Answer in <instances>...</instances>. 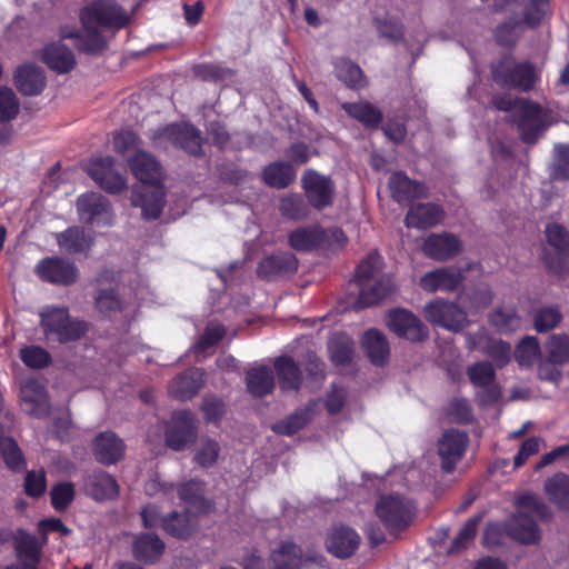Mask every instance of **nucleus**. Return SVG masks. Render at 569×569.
<instances>
[{
  "instance_id": "nucleus-37",
  "label": "nucleus",
  "mask_w": 569,
  "mask_h": 569,
  "mask_svg": "<svg viewBox=\"0 0 569 569\" xmlns=\"http://www.w3.org/2000/svg\"><path fill=\"white\" fill-rule=\"evenodd\" d=\"M362 347L372 363L382 366L387 362L390 352L389 343L379 330H367L362 337Z\"/></svg>"
},
{
  "instance_id": "nucleus-10",
  "label": "nucleus",
  "mask_w": 569,
  "mask_h": 569,
  "mask_svg": "<svg viewBox=\"0 0 569 569\" xmlns=\"http://www.w3.org/2000/svg\"><path fill=\"white\" fill-rule=\"evenodd\" d=\"M426 319L433 326L441 327L449 331L459 332L466 325L467 311L462 306L437 298L428 302L423 308Z\"/></svg>"
},
{
  "instance_id": "nucleus-12",
  "label": "nucleus",
  "mask_w": 569,
  "mask_h": 569,
  "mask_svg": "<svg viewBox=\"0 0 569 569\" xmlns=\"http://www.w3.org/2000/svg\"><path fill=\"white\" fill-rule=\"evenodd\" d=\"M196 416L190 410H181L172 413L166 430V442L176 451L183 450L197 437Z\"/></svg>"
},
{
  "instance_id": "nucleus-6",
  "label": "nucleus",
  "mask_w": 569,
  "mask_h": 569,
  "mask_svg": "<svg viewBox=\"0 0 569 569\" xmlns=\"http://www.w3.org/2000/svg\"><path fill=\"white\" fill-rule=\"evenodd\" d=\"M289 246L296 251H336L345 247L347 237L339 228L323 229L318 224L299 227L288 236Z\"/></svg>"
},
{
  "instance_id": "nucleus-24",
  "label": "nucleus",
  "mask_w": 569,
  "mask_h": 569,
  "mask_svg": "<svg viewBox=\"0 0 569 569\" xmlns=\"http://www.w3.org/2000/svg\"><path fill=\"white\" fill-rule=\"evenodd\" d=\"M162 136L174 146L192 156H199L202 149L200 131L189 123H174L162 130Z\"/></svg>"
},
{
  "instance_id": "nucleus-19",
  "label": "nucleus",
  "mask_w": 569,
  "mask_h": 569,
  "mask_svg": "<svg viewBox=\"0 0 569 569\" xmlns=\"http://www.w3.org/2000/svg\"><path fill=\"white\" fill-rule=\"evenodd\" d=\"M22 410L36 418L46 417L50 405L44 386L36 378L26 379L20 386Z\"/></svg>"
},
{
  "instance_id": "nucleus-38",
  "label": "nucleus",
  "mask_w": 569,
  "mask_h": 569,
  "mask_svg": "<svg viewBox=\"0 0 569 569\" xmlns=\"http://www.w3.org/2000/svg\"><path fill=\"white\" fill-rule=\"evenodd\" d=\"M274 369L278 375L280 388L283 391H298L300 389L302 382L301 370L291 357H278L274 361Z\"/></svg>"
},
{
  "instance_id": "nucleus-64",
  "label": "nucleus",
  "mask_w": 569,
  "mask_h": 569,
  "mask_svg": "<svg viewBox=\"0 0 569 569\" xmlns=\"http://www.w3.org/2000/svg\"><path fill=\"white\" fill-rule=\"evenodd\" d=\"M445 410L452 422L467 423L472 420V410L467 399L455 398L449 401Z\"/></svg>"
},
{
  "instance_id": "nucleus-44",
  "label": "nucleus",
  "mask_w": 569,
  "mask_h": 569,
  "mask_svg": "<svg viewBox=\"0 0 569 569\" xmlns=\"http://www.w3.org/2000/svg\"><path fill=\"white\" fill-rule=\"evenodd\" d=\"M262 177L269 187L283 189L293 181L296 171L290 163L277 161L264 168Z\"/></svg>"
},
{
  "instance_id": "nucleus-28",
  "label": "nucleus",
  "mask_w": 569,
  "mask_h": 569,
  "mask_svg": "<svg viewBox=\"0 0 569 569\" xmlns=\"http://www.w3.org/2000/svg\"><path fill=\"white\" fill-rule=\"evenodd\" d=\"M443 209L435 203H419L412 206L406 214L405 224L407 228L427 229L442 222Z\"/></svg>"
},
{
  "instance_id": "nucleus-60",
  "label": "nucleus",
  "mask_w": 569,
  "mask_h": 569,
  "mask_svg": "<svg viewBox=\"0 0 569 569\" xmlns=\"http://www.w3.org/2000/svg\"><path fill=\"white\" fill-rule=\"evenodd\" d=\"M555 160L550 170L553 180L569 179V144L559 143L553 148Z\"/></svg>"
},
{
  "instance_id": "nucleus-9",
  "label": "nucleus",
  "mask_w": 569,
  "mask_h": 569,
  "mask_svg": "<svg viewBox=\"0 0 569 569\" xmlns=\"http://www.w3.org/2000/svg\"><path fill=\"white\" fill-rule=\"evenodd\" d=\"M78 218L81 222L94 227H110L114 214L109 200L99 192H86L76 201Z\"/></svg>"
},
{
  "instance_id": "nucleus-49",
  "label": "nucleus",
  "mask_w": 569,
  "mask_h": 569,
  "mask_svg": "<svg viewBox=\"0 0 569 569\" xmlns=\"http://www.w3.org/2000/svg\"><path fill=\"white\" fill-rule=\"evenodd\" d=\"M335 72L339 80L350 88H362L365 76L360 67L348 59H339L335 63Z\"/></svg>"
},
{
  "instance_id": "nucleus-25",
  "label": "nucleus",
  "mask_w": 569,
  "mask_h": 569,
  "mask_svg": "<svg viewBox=\"0 0 569 569\" xmlns=\"http://www.w3.org/2000/svg\"><path fill=\"white\" fill-rule=\"evenodd\" d=\"M359 543V535L353 529L345 526L332 528L326 540L327 550L340 559L352 556Z\"/></svg>"
},
{
  "instance_id": "nucleus-62",
  "label": "nucleus",
  "mask_w": 569,
  "mask_h": 569,
  "mask_svg": "<svg viewBox=\"0 0 569 569\" xmlns=\"http://www.w3.org/2000/svg\"><path fill=\"white\" fill-rule=\"evenodd\" d=\"M20 102L12 89L0 87V121L8 122L18 116Z\"/></svg>"
},
{
  "instance_id": "nucleus-1",
  "label": "nucleus",
  "mask_w": 569,
  "mask_h": 569,
  "mask_svg": "<svg viewBox=\"0 0 569 569\" xmlns=\"http://www.w3.org/2000/svg\"><path fill=\"white\" fill-rule=\"evenodd\" d=\"M132 174L142 183L132 188L131 204L140 207L147 220L159 218L164 207V173L159 161L149 152L138 150L128 160Z\"/></svg>"
},
{
  "instance_id": "nucleus-63",
  "label": "nucleus",
  "mask_w": 569,
  "mask_h": 569,
  "mask_svg": "<svg viewBox=\"0 0 569 569\" xmlns=\"http://www.w3.org/2000/svg\"><path fill=\"white\" fill-rule=\"evenodd\" d=\"M562 315L557 307H546L535 315L533 325L538 332H546L559 325Z\"/></svg>"
},
{
  "instance_id": "nucleus-4",
  "label": "nucleus",
  "mask_w": 569,
  "mask_h": 569,
  "mask_svg": "<svg viewBox=\"0 0 569 569\" xmlns=\"http://www.w3.org/2000/svg\"><path fill=\"white\" fill-rule=\"evenodd\" d=\"M492 106L502 111H512L522 141L535 143L546 128L545 110L527 99L513 100L509 94L495 96Z\"/></svg>"
},
{
  "instance_id": "nucleus-29",
  "label": "nucleus",
  "mask_w": 569,
  "mask_h": 569,
  "mask_svg": "<svg viewBox=\"0 0 569 569\" xmlns=\"http://www.w3.org/2000/svg\"><path fill=\"white\" fill-rule=\"evenodd\" d=\"M93 455L100 463L113 465L123 457L124 443L113 432H101L94 439Z\"/></svg>"
},
{
  "instance_id": "nucleus-46",
  "label": "nucleus",
  "mask_w": 569,
  "mask_h": 569,
  "mask_svg": "<svg viewBox=\"0 0 569 569\" xmlns=\"http://www.w3.org/2000/svg\"><path fill=\"white\" fill-rule=\"evenodd\" d=\"M545 490L549 499L560 508H569V476L562 472L556 473L545 483Z\"/></svg>"
},
{
  "instance_id": "nucleus-42",
  "label": "nucleus",
  "mask_w": 569,
  "mask_h": 569,
  "mask_svg": "<svg viewBox=\"0 0 569 569\" xmlns=\"http://www.w3.org/2000/svg\"><path fill=\"white\" fill-rule=\"evenodd\" d=\"M550 12L549 0H530L525 12L523 20H517L511 23H503L501 26L502 32H513L518 29L523 31L520 27L522 24L538 26Z\"/></svg>"
},
{
  "instance_id": "nucleus-40",
  "label": "nucleus",
  "mask_w": 569,
  "mask_h": 569,
  "mask_svg": "<svg viewBox=\"0 0 569 569\" xmlns=\"http://www.w3.org/2000/svg\"><path fill=\"white\" fill-rule=\"evenodd\" d=\"M180 500L191 509L198 512H208L211 509V502L203 497V482L191 479L181 483L178 488Z\"/></svg>"
},
{
  "instance_id": "nucleus-59",
  "label": "nucleus",
  "mask_w": 569,
  "mask_h": 569,
  "mask_svg": "<svg viewBox=\"0 0 569 569\" xmlns=\"http://www.w3.org/2000/svg\"><path fill=\"white\" fill-rule=\"evenodd\" d=\"M481 520V516H473L465 523V526L459 530L457 536L455 537L449 552H459L466 549L475 539L477 533L478 525Z\"/></svg>"
},
{
  "instance_id": "nucleus-23",
  "label": "nucleus",
  "mask_w": 569,
  "mask_h": 569,
  "mask_svg": "<svg viewBox=\"0 0 569 569\" xmlns=\"http://www.w3.org/2000/svg\"><path fill=\"white\" fill-rule=\"evenodd\" d=\"M422 251L430 259L446 261L461 251V242L449 232L431 233L425 239Z\"/></svg>"
},
{
  "instance_id": "nucleus-13",
  "label": "nucleus",
  "mask_w": 569,
  "mask_h": 569,
  "mask_svg": "<svg viewBox=\"0 0 569 569\" xmlns=\"http://www.w3.org/2000/svg\"><path fill=\"white\" fill-rule=\"evenodd\" d=\"M301 182L310 206L321 210L332 204L336 188L329 177L308 169L303 173Z\"/></svg>"
},
{
  "instance_id": "nucleus-51",
  "label": "nucleus",
  "mask_w": 569,
  "mask_h": 569,
  "mask_svg": "<svg viewBox=\"0 0 569 569\" xmlns=\"http://www.w3.org/2000/svg\"><path fill=\"white\" fill-rule=\"evenodd\" d=\"M516 513L529 515L532 518L536 516L545 519L550 515L548 507L543 503L541 498L535 493L526 492L520 495L516 500Z\"/></svg>"
},
{
  "instance_id": "nucleus-57",
  "label": "nucleus",
  "mask_w": 569,
  "mask_h": 569,
  "mask_svg": "<svg viewBox=\"0 0 569 569\" xmlns=\"http://www.w3.org/2000/svg\"><path fill=\"white\" fill-rule=\"evenodd\" d=\"M51 505L56 511H64L73 501L76 490L73 483L63 481L54 485L50 491Z\"/></svg>"
},
{
  "instance_id": "nucleus-21",
  "label": "nucleus",
  "mask_w": 569,
  "mask_h": 569,
  "mask_svg": "<svg viewBox=\"0 0 569 569\" xmlns=\"http://www.w3.org/2000/svg\"><path fill=\"white\" fill-rule=\"evenodd\" d=\"M463 278L461 269L457 267H441L422 276L420 287L427 292H451L461 284Z\"/></svg>"
},
{
  "instance_id": "nucleus-39",
  "label": "nucleus",
  "mask_w": 569,
  "mask_h": 569,
  "mask_svg": "<svg viewBox=\"0 0 569 569\" xmlns=\"http://www.w3.org/2000/svg\"><path fill=\"white\" fill-rule=\"evenodd\" d=\"M196 519L189 511H172L163 517L161 522V527L168 535L179 539L190 537L196 530Z\"/></svg>"
},
{
  "instance_id": "nucleus-61",
  "label": "nucleus",
  "mask_w": 569,
  "mask_h": 569,
  "mask_svg": "<svg viewBox=\"0 0 569 569\" xmlns=\"http://www.w3.org/2000/svg\"><path fill=\"white\" fill-rule=\"evenodd\" d=\"M220 452V446L218 441L211 438H202L197 448L194 455V461L203 467L208 468L216 463Z\"/></svg>"
},
{
  "instance_id": "nucleus-47",
  "label": "nucleus",
  "mask_w": 569,
  "mask_h": 569,
  "mask_svg": "<svg viewBox=\"0 0 569 569\" xmlns=\"http://www.w3.org/2000/svg\"><path fill=\"white\" fill-rule=\"evenodd\" d=\"M475 348H479L485 355L489 356L499 368L505 367L511 359L510 345L499 339L489 338L483 345L472 341L470 349Z\"/></svg>"
},
{
  "instance_id": "nucleus-27",
  "label": "nucleus",
  "mask_w": 569,
  "mask_h": 569,
  "mask_svg": "<svg viewBox=\"0 0 569 569\" xmlns=\"http://www.w3.org/2000/svg\"><path fill=\"white\" fill-rule=\"evenodd\" d=\"M298 269V259L291 252H282L264 258L258 267V276L271 280L290 276Z\"/></svg>"
},
{
  "instance_id": "nucleus-35",
  "label": "nucleus",
  "mask_w": 569,
  "mask_h": 569,
  "mask_svg": "<svg viewBox=\"0 0 569 569\" xmlns=\"http://www.w3.org/2000/svg\"><path fill=\"white\" fill-rule=\"evenodd\" d=\"M462 308L468 313H476L488 308L493 299L490 287L486 283L465 289L458 297Z\"/></svg>"
},
{
  "instance_id": "nucleus-30",
  "label": "nucleus",
  "mask_w": 569,
  "mask_h": 569,
  "mask_svg": "<svg viewBox=\"0 0 569 569\" xmlns=\"http://www.w3.org/2000/svg\"><path fill=\"white\" fill-rule=\"evenodd\" d=\"M86 492L97 501L111 500L118 496L119 487L113 477L104 471H93L84 478Z\"/></svg>"
},
{
  "instance_id": "nucleus-45",
  "label": "nucleus",
  "mask_w": 569,
  "mask_h": 569,
  "mask_svg": "<svg viewBox=\"0 0 569 569\" xmlns=\"http://www.w3.org/2000/svg\"><path fill=\"white\" fill-rule=\"evenodd\" d=\"M59 247L68 253H80L90 248L91 240L83 228L71 227L57 237Z\"/></svg>"
},
{
  "instance_id": "nucleus-22",
  "label": "nucleus",
  "mask_w": 569,
  "mask_h": 569,
  "mask_svg": "<svg viewBox=\"0 0 569 569\" xmlns=\"http://www.w3.org/2000/svg\"><path fill=\"white\" fill-rule=\"evenodd\" d=\"M391 197L400 204H409L413 200L428 197L427 187L410 179L405 172H393L389 179Z\"/></svg>"
},
{
  "instance_id": "nucleus-11",
  "label": "nucleus",
  "mask_w": 569,
  "mask_h": 569,
  "mask_svg": "<svg viewBox=\"0 0 569 569\" xmlns=\"http://www.w3.org/2000/svg\"><path fill=\"white\" fill-rule=\"evenodd\" d=\"M470 382L480 388L476 398L481 406L496 403L501 397V389L496 383V370L488 361H479L468 367Z\"/></svg>"
},
{
  "instance_id": "nucleus-20",
  "label": "nucleus",
  "mask_w": 569,
  "mask_h": 569,
  "mask_svg": "<svg viewBox=\"0 0 569 569\" xmlns=\"http://www.w3.org/2000/svg\"><path fill=\"white\" fill-rule=\"evenodd\" d=\"M12 81L17 90L26 97L39 96L47 86V77L42 68L34 63H22L13 71Z\"/></svg>"
},
{
  "instance_id": "nucleus-33",
  "label": "nucleus",
  "mask_w": 569,
  "mask_h": 569,
  "mask_svg": "<svg viewBox=\"0 0 569 569\" xmlns=\"http://www.w3.org/2000/svg\"><path fill=\"white\" fill-rule=\"evenodd\" d=\"M164 542L153 533H141L132 546L133 557L144 563H154L164 551Z\"/></svg>"
},
{
  "instance_id": "nucleus-3",
  "label": "nucleus",
  "mask_w": 569,
  "mask_h": 569,
  "mask_svg": "<svg viewBox=\"0 0 569 569\" xmlns=\"http://www.w3.org/2000/svg\"><path fill=\"white\" fill-rule=\"evenodd\" d=\"M39 315L44 341L49 346L78 341L88 331L87 322L71 318L68 308L47 306Z\"/></svg>"
},
{
  "instance_id": "nucleus-26",
  "label": "nucleus",
  "mask_w": 569,
  "mask_h": 569,
  "mask_svg": "<svg viewBox=\"0 0 569 569\" xmlns=\"http://www.w3.org/2000/svg\"><path fill=\"white\" fill-rule=\"evenodd\" d=\"M203 383L204 371L199 368H193L172 379L168 390L171 397L184 401L194 397Z\"/></svg>"
},
{
  "instance_id": "nucleus-52",
  "label": "nucleus",
  "mask_w": 569,
  "mask_h": 569,
  "mask_svg": "<svg viewBox=\"0 0 569 569\" xmlns=\"http://www.w3.org/2000/svg\"><path fill=\"white\" fill-rule=\"evenodd\" d=\"M312 417V408L306 407L301 410L296 411L287 419L277 422L273 430L281 435L291 436L302 429Z\"/></svg>"
},
{
  "instance_id": "nucleus-53",
  "label": "nucleus",
  "mask_w": 569,
  "mask_h": 569,
  "mask_svg": "<svg viewBox=\"0 0 569 569\" xmlns=\"http://www.w3.org/2000/svg\"><path fill=\"white\" fill-rule=\"evenodd\" d=\"M491 326H493L499 332L508 333L517 330L521 325V319L517 315L513 308H498L491 315L489 319Z\"/></svg>"
},
{
  "instance_id": "nucleus-48",
  "label": "nucleus",
  "mask_w": 569,
  "mask_h": 569,
  "mask_svg": "<svg viewBox=\"0 0 569 569\" xmlns=\"http://www.w3.org/2000/svg\"><path fill=\"white\" fill-rule=\"evenodd\" d=\"M328 348L331 360L336 365H346L352 359L355 343L347 335L338 333L330 339Z\"/></svg>"
},
{
  "instance_id": "nucleus-31",
  "label": "nucleus",
  "mask_w": 569,
  "mask_h": 569,
  "mask_svg": "<svg viewBox=\"0 0 569 569\" xmlns=\"http://www.w3.org/2000/svg\"><path fill=\"white\" fill-rule=\"evenodd\" d=\"M508 536L521 543L531 545L540 539V530L529 515L515 513L507 522Z\"/></svg>"
},
{
  "instance_id": "nucleus-32",
  "label": "nucleus",
  "mask_w": 569,
  "mask_h": 569,
  "mask_svg": "<svg viewBox=\"0 0 569 569\" xmlns=\"http://www.w3.org/2000/svg\"><path fill=\"white\" fill-rule=\"evenodd\" d=\"M41 60L57 73H67L76 66L73 52L61 42H53L44 47Z\"/></svg>"
},
{
  "instance_id": "nucleus-5",
  "label": "nucleus",
  "mask_w": 569,
  "mask_h": 569,
  "mask_svg": "<svg viewBox=\"0 0 569 569\" xmlns=\"http://www.w3.org/2000/svg\"><path fill=\"white\" fill-rule=\"evenodd\" d=\"M83 28L98 34L100 31H118L130 21V16L114 0H94L80 11Z\"/></svg>"
},
{
  "instance_id": "nucleus-55",
  "label": "nucleus",
  "mask_w": 569,
  "mask_h": 569,
  "mask_svg": "<svg viewBox=\"0 0 569 569\" xmlns=\"http://www.w3.org/2000/svg\"><path fill=\"white\" fill-rule=\"evenodd\" d=\"M540 355L539 342L536 337H525L515 350V358L519 366L531 367Z\"/></svg>"
},
{
  "instance_id": "nucleus-14",
  "label": "nucleus",
  "mask_w": 569,
  "mask_h": 569,
  "mask_svg": "<svg viewBox=\"0 0 569 569\" xmlns=\"http://www.w3.org/2000/svg\"><path fill=\"white\" fill-rule=\"evenodd\" d=\"M113 163L111 157L92 159L87 164V172L101 189L116 194L126 188L127 181L124 176L114 169Z\"/></svg>"
},
{
  "instance_id": "nucleus-50",
  "label": "nucleus",
  "mask_w": 569,
  "mask_h": 569,
  "mask_svg": "<svg viewBox=\"0 0 569 569\" xmlns=\"http://www.w3.org/2000/svg\"><path fill=\"white\" fill-rule=\"evenodd\" d=\"M279 210L284 218L295 221L306 219L310 213L309 206L300 194L281 198Z\"/></svg>"
},
{
  "instance_id": "nucleus-18",
  "label": "nucleus",
  "mask_w": 569,
  "mask_h": 569,
  "mask_svg": "<svg viewBox=\"0 0 569 569\" xmlns=\"http://www.w3.org/2000/svg\"><path fill=\"white\" fill-rule=\"evenodd\" d=\"M545 233L549 246H551L559 256L558 261L546 259L550 270L557 274H563L569 271V231L560 223H548Z\"/></svg>"
},
{
  "instance_id": "nucleus-7",
  "label": "nucleus",
  "mask_w": 569,
  "mask_h": 569,
  "mask_svg": "<svg viewBox=\"0 0 569 569\" xmlns=\"http://www.w3.org/2000/svg\"><path fill=\"white\" fill-rule=\"evenodd\" d=\"M416 507L411 500L400 495L380 497L376 515L390 533L406 530L415 518Z\"/></svg>"
},
{
  "instance_id": "nucleus-16",
  "label": "nucleus",
  "mask_w": 569,
  "mask_h": 569,
  "mask_svg": "<svg viewBox=\"0 0 569 569\" xmlns=\"http://www.w3.org/2000/svg\"><path fill=\"white\" fill-rule=\"evenodd\" d=\"M387 325L398 337L413 342L428 337V329L421 320L406 309H396L388 313Z\"/></svg>"
},
{
  "instance_id": "nucleus-56",
  "label": "nucleus",
  "mask_w": 569,
  "mask_h": 569,
  "mask_svg": "<svg viewBox=\"0 0 569 569\" xmlns=\"http://www.w3.org/2000/svg\"><path fill=\"white\" fill-rule=\"evenodd\" d=\"M21 361L31 369H43L51 362L50 353L40 346H27L20 349Z\"/></svg>"
},
{
  "instance_id": "nucleus-41",
  "label": "nucleus",
  "mask_w": 569,
  "mask_h": 569,
  "mask_svg": "<svg viewBox=\"0 0 569 569\" xmlns=\"http://www.w3.org/2000/svg\"><path fill=\"white\" fill-rule=\"evenodd\" d=\"M247 388L253 396L261 398L272 392L274 388L273 372L269 367L260 366L247 371Z\"/></svg>"
},
{
  "instance_id": "nucleus-58",
  "label": "nucleus",
  "mask_w": 569,
  "mask_h": 569,
  "mask_svg": "<svg viewBox=\"0 0 569 569\" xmlns=\"http://www.w3.org/2000/svg\"><path fill=\"white\" fill-rule=\"evenodd\" d=\"M548 360L552 363L569 361V336L552 335L547 342Z\"/></svg>"
},
{
  "instance_id": "nucleus-34",
  "label": "nucleus",
  "mask_w": 569,
  "mask_h": 569,
  "mask_svg": "<svg viewBox=\"0 0 569 569\" xmlns=\"http://www.w3.org/2000/svg\"><path fill=\"white\" fill-rule=\"evenodd\" d=\"M271 569H300L302 550L292 541H281L270 553Z\"/></svg>"
},
{
  "instance_id": "nucleus-54",
  "label": "nucleus",
  "mask_w": 569,
  "mask_h": 569,
  "mask_svg": "<svg viewBox=\"0 0 569 569\" xmlns=\"http://www.w3.org/2000/svg\"><path fill=\"white\" fill-rule=\"evenodd\" d=\"M0 456L3 457L6 465L11 470H20L24 466L22 453L18 443L11 437L3 435L0 428Z\"/></svg>"
},
{
  "instance_id": "nucleus-2",
  "label": "nucleus",
  "mask_w": 569,
  "mask_h": 569,
  "mask_svg": "<svg viewBox=\"0 0 569 569\" xmlns=\"http://www.w3.org/2000/svg\"><path fill=\"white\" fill-rule=\"evenodd\" d=\"M382 261L377 252L368 254L357 267L355 283L359 288L356 308L362 309L377 305L393 289L389 277H379Z\"/></svg>"
},
{
  "instance_id": "nucleus-15",
  "label": "nucleus",
  "mask_w": 569,
  "mask_h": 569,
  "mask_svg": "<svg viewBox=\"0 0 569 569\" xmlns=\"http://www.w3.org/2000/svg\"><path fill=\"white\" fill-rule=\"evenodd\" d=\"M37 276L46 282L69 286L78 279V269L71 261L60 257H47L34 269Z\"/></svg>"
},
{
  "instance_id": "nucleus-8",
  "label": "nucleus",
  "mask_w": 569,
  "mask_h": 569,
  "mask_svg": "<svg viewBox=\"0 0 569 569\" xmlns=\"http://www.w3.org/2000/svg\"><path fill=\"white\" fill-rule=\"evenodd\" d=\"M493 80L501 87L516 88L528 91L533 88L538 78L533 64L530 62H516L511 57L502 58L492 67Z\"/></svg>"
},
{
  "instance_id": "nucleus-43",
  "label": "nucleus",
  "mask_w": 569,
  "mask_h": 569,
  "mask_svg": "<svg viewBox=\"0 0 569 569\" xmlns=\"http://www.w3.org/2000/svg\"><path fill=\"white\" fill-rule=\"evenodd\" d=\"M342 109L367 128H378L382 121V112L368 101L345 102Z\"/></svg>"
},
{
  "instance_id": "nucleus-17",
  "label": "nucleus",
  "mask_w": 569,
  "mask_h": 569,
  "mask_svg": "<svg viewBox=\"0 0 569 569\" xmlns=\"http://www.w3.org/2000/svg\"><path fill=\"white\" fill-rule=\"evenodd\" d=\"M469 438L465 431L448 429L438 441V455L441 459L442 469L451 472L457 462L462 459Z\"/></svg>"
},
{
  "instance_id": "nucleus-36",
  "label": "nucleus",
  "mask_w": 569,
  "mask_h": 569,
  "mask_svg": "<svg viewBox=\"0 0 569 569\" xmlns=\"http://www.w3.org/2000/svg\"><path fill=\"white\" fill-rule=\"evenodd\" d=\"M44 545L42 538L39 540L36 536L22 530L14 538L17 556L22 563L28 566L37 567Z\"/></svg>"
}]
</instances>
